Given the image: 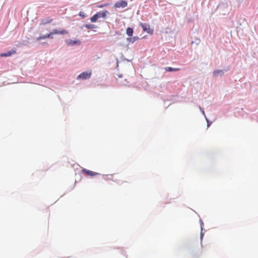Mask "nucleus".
I'll return each instance as SVG.
<instances>
[{
    "mask_svg": "<svg viewBox=\"0 0 258 258\" xmlns=\"http://www.w3.org/2000/svg\"><path fill=\"white\" fill-rule=\"evenodd\" d=\"M230 2L226 1L220 3L217 7V11L222 15H225L230 10Z\"/></svg>",
    "mask_w": 258,
    "mask_h": 258,
    "instance_id": "nucleus-1",
    "label": "nucleus"
},
{
    "mask_svg": "<svg viewBox=\"0 0 258 258\" xmlns=\"http://www.w3.org/2000/svg\"><path fill=\"white\" fill-rule=\"evenodd\" d=\"M229 67H227L223 70H216L213 73V75L215 77H222L225 72L229 70Z\"/></svg>",
    "mask_w": 258,
    "mask_h": 258,
    "instance_id": "nucleus-2",
    "label": "nucleus"
},
{
    "mask_svg": "<svg viewBox=\"0 0 258 258\" xmlns=\"http://www.w3.org/2000/svg\"><path fill=\"white\" fill-rule=\"evenodd\" d=\"M91 76V72H84L77 76V79L83 80H88L90 78Z\"/></svg>",
    "mask_w": 258,
    "mask_h": 258,
    "instance_id": "nucleus-3",
    "label": "nucleus"
},
{
    "mask_svg": "<svg viewBox=\"0 0 258 258\" xmlns=\"http://www.w3.org/2000/svg\"><path fill=\"white\" fill-rule=\"evenodd\" d=\"M140 25L144 31L150 34L153 33V30L150 28V26L149 24L146 23H141Z\"/></svg>",
    "mask_w": 258,
    "mask_h": 258,
    "instance_id": "nucleus-4",
    "label": "nucleus"
},
{
    "mask_svg": "<svg viewBox=\"0 0 258 258\" xmlns=\"http://www.w3.org/2000/svg\"><path fill=\"white\" fill-rule=\"evenodd\" d=\"M127 6V2L125 1L120 0L116 2L114 4L115 8H124Z\"/></svg>",
    "mask_w": 258,
    "mask_h": 258,
    "instance_id": "nucleus-5",
    "label": "nucleus"
},
{
    "mask_svg": "<svg viewBox=\"0 0 258 258\" xmlns=\"http://www.w3.org/2000/svg\"><path fill=\"white\" fill-rule=\"evenodd\" d=\"M66 43L70 46H74L75 45H80L81 44L80 41L79 39L72 40L67 39L66 40Z\"/></svg>",
    "mask_w": 258,
    "mask_h": 258,
    "instance_id": "nucleus-6",
    "label": "nucleus"
},
{
    "mask_svg": "<svg viewBox=\"0 0 258 258\" xmlns=\"http://www.w3.org/2000/svg\"><path fill=\"white\" fill-rule=\"evenodd\" d=\"M82 172L86 174L87 175L90 176H94L99 174L98 173L95 172L91 170H87L85 168H83L82 169Z\"/></svg>",
    "mask_w": 258,
    "mask_h": 258,
    "instance_id": "nucleus-7",
    "label": "nucleus"
},
{
    "mask_svg": "<svg viewBox=\"0 0 258 258\" xmlns=\"http://www.w3.org/2000/svg\"><path fill=\"white\" fill-rule=\"evenodd\" d=\"M16 51L14 49H11V50L8 51L5 53H2L0 54L1 57H9L11 56L12 54H15Z\"/></svg>",
    "mask_w": 258,
    "mask_h": 258,
    "instance_id": "nucleus-8",
    "label": "nucleus"
},
{
    "mask_svg": "<svg viewBox=\"0 0 258 258\" xmlns=\"http://www.w3.org/2000/svg\"><path fill=\"white\" fill-rule=\"evenodd\" d=\"M97 15L98 16V18H103L105 19L107 15L109 14V13L108 11L105 10L102 12H99L96 13Z\"/></svg>",
    "mask_w": 258,
    "mask_h": 258,
    "instance_id": "nucleus-9",
    "label": "nucleus"
},
{
    "mask_svg": "<svg viewBox=\"0 0 258 258\" xmlns=\"http://www.w3.org/2000/svg\"><path fill=\"white\" fill-rule=\"evenodd\" d=\"M67 33V32L64 30H62L61 31L58 30L57 29H54L51 32V34H66Z\"/></svg>",
    "mask_w": 258,
    "mask_h": 258,
    "instance_id": "nucleus-10",
    "label": "nucleus"
},
{
    "mask_svg": "<svg viewBox=\"0 0 258 258\" xmlns=\"http://www.w3.org/2000/svg\"><path fill=\"white\" fill-rule=\"evenodd\" d=\"M52 34H51V32L47 35H43V36H39L38 37H37L36 38V40L37 41H38V40H41V39H45L47 38H52Z\"/></svg>",
    "mask_w": 258,
    "mask_h": 258,
    "instance_id": "nucleus-11",
    "label": "nucleus"
},
{
    "mask_svg": "<svg viewBox=\"0 0 258 258\" xmlns=\"http://www.w3.org/2000/svg\"><path fill=\"white\" fill-rule=\"evenodd\" d=\"M84 27L88 29H92L96 28L97 26L94 24H85L83 25L82 29Z\"/></svg>",
    "mask_w": 258,
    "mask_h": 258,
    "instance_id": "nucleus-12",
    "label": "nucleus"
},
{
    "mask_svg": "<svg viewBox=\"0 0 258 258\" xmlns=\"http://www.w3.org/2000/svg\"><path fill=\"white\" fill-rule=\"evenodd\" d=\"M126 33L128 36H132L134 33V30L131 27H128L126 29Z\"/></svg>",
    "mask_w": 258,
    "mask_h": 258,
    "instance_id": "nucleus-13",
    "label": "nucleus"
},
{
    "mask_svg": "<svg viewBox=\"0 0 258 258\" xmlns=\"http://www.w3.org/2000/svg\"><path fill=\"white\" fill-rule=\"evenodd\" d=\"M139 38L137 36H135L133 37H129L127 38V40L131 42V43L135 42L136 40H138Z\"/></svg>",
    "mask_w": 258,
    "mask_h": 258,
    "instance_id": "nucleus-14",
    "label": "nucleus"
},
{
    "mask_svg": "<svg viewBox=\"0 0 258 258\" xmlns=\"http://www.w3.org/2000/svg\"><path fill=\"white\" fill-rule=\"evenodd\" d=\"M98 19V16L96 13L90 18V20L92 22H95Z\"/></svg>",
    "mask_w": 258,
    "mask_h": 258,
    "instance_id": "nucleus-15",
    "label": "nucleus"
},
{
    "mask_svg": "<svg viewBox=\"0 0 258 258\" xmlns=\"http://www.w3.org/2000/svg\"><path fill=\"white\" fill-rule=\"evenodd\" d=\"M51 19L50 18H46L41 21V24H46L50 23Z\"/></svg>",
    "mask_w": 258,
    "mask_h": 258,
    "instance_id": "nucleus-16",
    "label": "nucleus"
},
{
    "mask_svg": "<svg viewBox=\"0 0 258 258\" xmlns=\"http://www.w3.org/2000/svg\"><path fill=\"white\" fill-rule=\"evenodd\" d=\"M178 69L176 68H173L171 67H166L165 68V70L167 72H173L177 71Z\"/></svg>",
    "mask_w": 258,
    "mask_h": 258,
    "instance_id": "nucleus-17",
    "label": "nucleus"
},
{
    "mask_svg": "<svg viewBox=\"0 0 258 258\" xmlns=\"http://www.w3.org/2000/svg\"><path fill=\"white\" fill-rule=\"evenodd\" d=\"M79 15L82 18H85L87 17V15L83 12H80L79 13Z\"/></svg>",
    "mask_w": 258,
    "mask_h": 258,
    "instance_id": "nucleus-18",
    "label": "nucleus"
},
{
    "mask_svg": "<svg viewBox=\"0 0 258 258\" xmlns=\"http://www.w3.org/2000/svg\"><path fill=\"white\" fill-rule=\"evenodd\" d=\"M107 4L100 5H98L97 7H98V8H103V7L106 6H107Z\"/></svg>",
    "mask_w": 258,
    "mask_h": 258,
    "instance_id": "nucleus-19",
    "label": "nucleus"
},
{
    "mask_svg": "<svg viewBox=\"0 0 258 258\" xmlns=\"http://www.w3.org/2000/svg\"><path fill=\"white\" fill-rule=\"evenodd\" d=\"M206 119L207 121V127H209V126L212 122H210L209 121L207 118H206Z\"/></svg>",
    "mask_w": 258,
    "mask_h": 258,
    "instance_id": "nucleus-20",
    "label": "nucleus"
},
{
    "mask_svg": "<svg viewBox=\"0 0 258 258\" xmlns=\"http://www.w3.org/2000/svg\"><path fill=\"white\" fill-rule=\"evenodd\" d=\"M200 42V40L199 39H197L196 41V45H198Z\"/></svg>",
    "mask_w": 258,
    "mask_h": 258,
    "instance_id": "nucleus-21",
    "label": "nucleus"
},
{
    "mask_svg": "<svg viewBox=\"0 0 258 258\" xmlns=\"http://www.w3.org/2000/svg\"><path fill=\"white\" fill-rule=\"evenodd\" d=\"M202 113L205 115V112L204 110H202Z\"/></svg>",
    "mask_w": 258,
    "mask_h": 258,
    "instance_id": "nucleus-22",
    "label": "nucleus"
},
{
    "mask_svg": "<svg viewBox=\"0 0 258 258\" xmlns=\"http://www.w3.org/2000/svg\"><path fill=\"white\" fill-rule=\"evenodd\" d=\"M118 77H119V78H121V77H122V75H119V76H118Z\"/></svg>",
    "mask_w": 258,
    "mask_h": 258,
    "instance_id": "nucleus-23",
    "label": "nucleus"
}]
</instances>
